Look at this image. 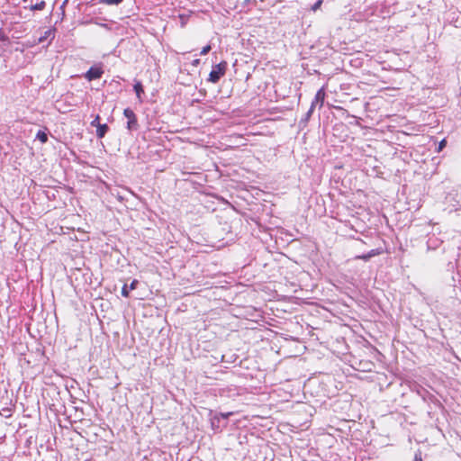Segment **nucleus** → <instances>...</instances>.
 <instances>
[{
  "instance_id": "f257e3e1",
  "label": "nucleus",
  "mask_w": 461,
  "mask_h": 461,
  "mask_svg": "<svg viewBox=\"0 0 461 461\" xmlns=\"http://www.w3.org/2000/svg\"><path fill=\"white\" fill-rule=\"evenodd\" d=\"M227 62L221 61L215 65L209 74L208 81L216 84L221 77H223L227 70Z\"/></svg>"
},
{
  "instance_id": "f03ea898",
  "label": "nucleus",
  "mask_w": 461,
  "mask_h": 461,
  "mask_svg": "<svg viewBox=\"0 0 461 461\" xmlns=\"http://www.w3.org/2000/svg\"><path fill=\"white\" fill-rule=\"evenodd\" d=\"M325 98H326L325 86H322L321 89H319L317 91V93L315 95V97H314V99L312 102V104H311V107H310V110H309L308 113H312L313 109L317 105L321 109L323 106V104H324Z\"/></svg>"
},
{
  "instance_id": "7ed1b4c3",
  "label": "nucleus",
  "mask_w": 461,
  "mask_h": 461,
  "mask_svg": "<svg viewBox=\"0 0 461 461\" xmlns=\"http://www.w3.org/2000/svg\"><path fill=\"white\" fill-rule=\"evenodd\" d=\"M123 115L128 119L127 129L129 131L137 130L139 124L135 113L131 108H125L123 110Z\"/></svg>"
},
{
  "instance_id": "20e7f679",
  "label": "nucleus",
  "mask_w": 461,
  "mask_h": 461,
  "mask_svg": "<svg viewBox=\"0 0 461 461\" xmlns=\"http://www.w3.org/2000/svg\"><path fill=\"white\" fill-rule=\"evenodd\" d=\"M104 71L100 67H91L89 70L86 73V78L89 81L98 79L102 77Z\"/></svg>"
},
{
  "instance_id": "39448f33",
  "label": "nucleus",
  "mask_w": 461,
  "mask_h": 461,
  "mask_svg": "<svg viewBox=\"0 0 461 461\" xmlns=\"http://www.w3.org/2000/svg\"><path fill=\"white\" fill-rule=\"evenodd\" d=\"M138 284H139V282H138V280H137V279H134V280L131 283V285H130V286H129V287H128V285L125 284V285L122 286V292H121V293H122V295L123 297L128 298V297L130 296V291H131V290H135V289L137 288Z\"/></svg>"
},
{
  "instance_id": "423d86ee",
  "label": "nucleus",
  "mask_w": 461,
  "mask_h": 461,
  "mask_svg": "<svg viewBox=\"0 0 461 461\" xmlns=\"http://www.w3.org/2000/svg\"><path fill=\"white\" fill-rule=\"evenodd\" d=\"M134 91L136 93V96L139 100L140 103H142L143 100H142V95H144V88H143V86L141 84V82L138 81L134 84Z\"/></svg>"
},
{
  "instance_id": "0eeeda50",
  "label": "nucleus",
  "mask_w": 461,
  "mask_h": 461,
  "mask_svg": "<svg viewBox=\"0 0 461 461\" xmlns=\"http://www.w3.org/2000/svg\"><path fill=\"white\" fill-rule=\"evenodd\" d=\"M108 130H109V127L105 123L98 125V127L96 128V136L99 139L104 138L105 136L106 132L108 131Z\"/></svg>"
},
{
  "instance_id": "6e6552de",
  "label": "nucleus",
  "mask_w": 461,
  "mask_h": 461,
  "mask_svg": "<svg viewBox=\"0 0 461 461\" xmlns=\"http://www.w3.org/2000/svg\"><path fill=\"white\" fill-rule=\"evenodd\" d=\"M48 38H51L53 39L54 38V29H49L47 30L44 34L39 38V42H43L44 41H46Z\"/></svg>"
},
{
  "instance_id": "1a4fd4ad",
  "label": "nucleus",
  "mask_w": 461,
  "mask_h": 461,
  "mask_svg": "<svg viewBox=\"0 0 461 461\" xmlns=\"http://www.w3.org/2000/svg\"><path fill=\"white\" fill-rule=\"evenodd\" d=\"M13 408L11 407H5L0 411V415L5 418H10L13 415Z\"/></svg>"
},
{
  "instance_id": "9d476101",
  "label": "nucleus",
  "mask_w": 461,
  "mask_h": 461,
  "mask_svg": "<svg viewBox=\"0 0 461 461\" xmlns=\"http://www.w3.org/2000/svg\"><path fill=\"white\" fill-rule=\"evenodd\" d=\"M123 0H99L98 3L101 5H118Z\"/></svg>"
},
{
  "instance_id": "9b49d317",
  "label": "nucleus",
  "mask_w": 461,
  "mask_h": 461,
  "mask_svg": "<svg viewBox=\"0 0 461 461\" xmlns=\"http://www.w3.org/2000/svg\"><path fill=\"white\" fill-rule=\"evenodd\" d=\"M36 138L41 142V143H46L48 141V135L44 132V131H39L37 132V135H36Z\"/></svg>"
},
{
  "instance_id": "f8f14e48",
  "label": "nucleus",
  "mask_w": 461,
  "mask_h": 461,
  "mask_svg": "<svg viewBox=\"0 0 461 461\" xmlns=\"http://www.w3.org/2000/svg\"><path fill=\"white\" fill-rule=\"evenodd\" d=\"M45 5H46V3L42 0V1H41V2H39L37 4H35V5H32L30 7V9L32 11L43 10L45 8Z\"/></svg>"
},
{
  "instance_id": "ddd939ff",
  "label": "nucleus",
  "mask_w": 461,
  "mask_h": 461,
  "mask_svg": "<svg viewBox=\"0 0 461 461\" xmlns=\"http://www.w3.org/2000/svg\"><path fill=\"white\" fill-rule=\"evenodd\" d=\"M367 254H368L369 258H371L372 257L378 256V255L382 254V250L379 249H375L370 250Z\"/></svg>"
},
{
  "instance_id": "4468645a",
  "label": "nucleus",
  "mask_w": 461,
  "mask_h": 461,
  "mask_svg": "<svg viewBox=\"0 0 461 461\" xmlns=\"http://www.w3.org/2000/svg\"><path fill=\"white\" fill-rule=\"evenodd\" d=\"M98 125H101L100 123V115H95V119L91 122V126L98 127Z\"/></svg>"
},
{
  "instance_id": "2eb2a0df",
  "label": "nucleus",
  "mask_w": 461,
  "mask_h": 461,
  "mask_svg": "<svg viewBox=\"0 0 461 461\" xmlns=\"http://www.w3.org/2000/svg\"><path fill=\"white\" fill-rule=\"evenodd\" d=\"M322 5V0H318L312 6V10L313 12H316L318 9L321 8Z\"/></svg>"
},
{
  "instance_id": "dca6fc26",
  "label": "nucleus",
  "mask_w": 461,
  "mask_h": 461,
  "mask_svg": "<svg viewBox=\"0 0 461 461\" xmlns=\"http://www.w3.org/2000/svg\"><path fill=\"white\" fill-rule=\"evenodd\" d=\"M211 49H212L211 45H210V44H208V45L204 46V47L202 49V50H201L200 54H201V55H206V54L211 50Z\"/></svg>"
},
{
  "instance_id": "f3484780",
  "label": "nucleus",
  "mask_w": 461,
  "mask_h": 461,
  "mask_svg": "<svg viewBox=\"0 0 461 461\" xmlns=\"http://www.w3.org/2000/svg\"><path fill=\"white\" fill-rule=\"evenodd\" d=\"M447 145V140H442L439 144H438V151H441Z\"/></svg>"
},
{
  "instance_id": "a211bd4d",
  "label": "nucleus",
  "mask_w": 461,
  "mask_h": 461,
  "mask_svg": "<svg viewBox=\"0 0 461 461\" xmlns=\"http://www.w3.org/2000/svg\"><path fill=\"white\" fill-rule=\"evenodd\" d=\"M357 259H362V260H368L370 258L368 256V254H365V255H361V256H357L356 257Z\"/></svg>"
},
{
  "instance_id": "6ab92c4d",
  "label": "nucleus",
  "mask_w": 461,
  "mask_h": 461,
  "mask_svg": "<svg viewBox=\"0 0 461 461\" xmlns=\"http://www.w3.org/2000/svg\"><path fill=\"white\" fill-rule=\"evenodd\" d=\"M413 461H422V457H421V453L420 452L415 454Z\"/></svg>"
},
{
  "instance_id": "aec40b11",
  "label": "nucleus",
  "mask_w": 461,
  "mask_h": 461,
  "mask_svg": "<svg viewBox=\"0 0 461 461\" xmlns=\"http://www.w3.org/2000/svg\"><path fill=\"white\" fill-rule=\"evenodd\" d=\"M199 63H200V59H196L193 61V65L195 67L198 66Z\"/></svg>"
},
{
  "instance_id": "412c9836",
  "label": "nucleus",
  "mask_w": 461,
  "mask_h": 461,
  "mask_svg": "<svg viewBox=\"0 0 461 461\" xmlns=\"http://www.w3.org/2000/svg\"><path fill=\"white\" fill-rule=\"evenodd\" d=\"M230 414H231V412H228V413H225V414L222 413L221 416L223 418H228Z\"/></svg>"
}]
</instances>
